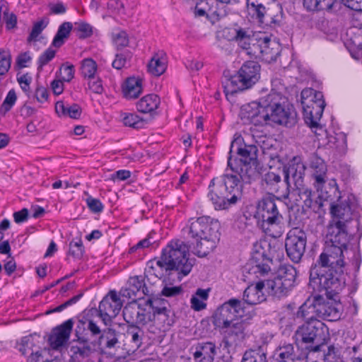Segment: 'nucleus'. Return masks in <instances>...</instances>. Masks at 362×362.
<instances>
[{
    "label": "nucleus",
    "instance_id": "obj_1",
    "mask_svg": "<svg viewBox=\"0 0 362 362\" xmlns=\"http://www.w3.org/2000/svg\"><path fill=\"white\" fill-rule=\"evenodd\" d=\"M228 166L236 174H223L214 177L209 185L208 197L216 210H227L235 205L243 196L240 180L245 184H250L259 175L257 163H237L230 156Z\"/></svg>",
    "mask_w": 362,
    "mask_h": 362
},
{
    "label": "nucleus",
    "instance_id": "obj_2",
    "mask_svg": "<svg viewBox=\"0 0 362 362\" xmlns=\"http://www.w3.org/2000/svg\"><path fill=\"white\" fill-rule=\"evenodd\" d=\"M187 247L180 240H171L163 249L159 259H151L147 263L145 274L155 276L158 279L165 275L170 276L172 272H177V279H181L192 271L194 259L186 257Z\"/></svg>",
    "mask_w": 362,
    "mask_h": 362
},
{
    "label": "nucleus",
    "instance_id": "obj_3",
    "mask_svg": "<svg viewBox=\"0 0 362 362\" xmlns=\"http://www.w3.org/2000/svg\"><path fill=\"white\" fill-rule=\"evenodd\" d=\"M220 222L209 216L191 218L187 229V242H183L187 247L186 257L189 251L199 257H204L211 252L216 247L218 239Z\"/></svg>",
    "mask_w": 362,
    "mask_h": 362
},
{
    "label": "nucleus",
    "instance_id": "obj_4",
    "mask_svg": "<svg viewBox=\"0 0 362 362\" xmlns=\"http://www.w3.org/2000/svg\"><path fill=\"white\" fill-rule=\"evenodd\" d=\"M310 285L329 299H335L345 285L344 269L315 264L310 270Z\"/></svg>",
    "mask_w": 362,
    "mask_h": 362
},
{
    "label": "nucleus",
    "instance_id": "obj_5",
    "mask_svg": "<svg viewBox=\"0 0 362 362\" xmlns=\"http://www.w3.org/2000/svg\"><path fill=\"white\" fill-rule=\"evenodd\" d=\"M276 195L268 194L257 204L255 218L257 226L267 235L277 238L281 235L284 216L278 209Z\"/></svg>",
    "mask_w": 362,
    "mask_h": 362
},
{
    "label": "nucleus",
    "instance_id": "obj_6",
    "mask_svg": "<svg viewBox=\"0 0 362 362\" xmlns=\"http://www.w3.org/2000/svg\"><path fill=\"white\" fill-rule=\"evenodd\" d=\"M306 318L307 320L296 330L293 338L297 345L305 346L306 349L317 352L326 343L327 328L313 315Z\"/></svg>",
    "mask_w": 362,
    "mask_h": 362
},
{
    "label": "nucleus",
    "instance_id": "obj_7",
    "mask_svg": "<svg viewBox=\"0 0 362 362\" xmlns=\"http://www.w3.org/2000/svg\"><path fill=\"white\" fill-rule=\"evenodd\" d=\"M261 66L255 61L245 62L236 74L222 81L223 92L226 96L250 88L260 78Z\"/></svg>",
    "mask_w": 362,
    "mask_h": 362
},
{
    "label": "nucleus",
    "instance_id": "obj_8",
    "mask_svg": "<svg viewBox=\"0 0 362 362\" xmlns=\"http://www.w3.org/2000/svg\"><path fill=\"white\" fill-rule=\"evenodd\" d=\"M301 105L305 122L312 129L323 131L322 127L319 124L325 107L322 93L313 88L303 90Z\"/></svg>",
    "mask_w": 362,
    "mask_h": 362
},
{
    "label": "nucleus",
    "instance_id": "obj_9",
    "mask_svg": "<svg viewBox=\"0 0 362 362\" xmlns=\"http://www.w3.org/2000/svg\"><path fill=\"white\" fill-rule=\"evenodd\" d=\"M267 97L271 122L286 127H294L298 117L293 106L279 93H269Z\"/></svg>",
    "mask_w": 362,
    "mask_h": 362
},
{
    "label": "nucleus",
    "instance_id": "obj_10",
    "mask_svg": "<svg viewBox=\"0 0 362 362\" xmlns=\"http://www.w3.org/2000/svg\"><path fill=\"white\" fill-rule=\"evenodd\" d=\"M313 315L329 321H335L340 317L339 310L333 303L325 301L322 295L314 296L312 302L307 300L298 309V317L306 318Z\"/></svg>",
    "mask_w": 362,
    "mask_h": 362
},
{
    "label": "nucleus",
    "instance_id": "obj_11",
    "mask_svg": "<svg viewBox=\"0 0 362 362\" xmlns=\"http://www.w3.org/2000/svg\"><path fill=\"white\" fill-rule=\"evenodd\" d=\"M310 168L311 171V177L313 180V185L318 192L320 197L325 200H332L333 196L339 194L338 187L336 183L332 185L329 183V189L327 191L325 185L327 181V168L325 161L317 156H312Z\"/></svg>",
    "mask_w": 362,
    "mask_h": 362
},
{
    "label": "nucleus",
    "instance_id": "obj_12",
    "mask_svg": "<svg viewBox=\"0 0 362 362\" xmlns=\"http://www.w3.org/2000/svg\"><path fill=\"white\" fill-rule=\"evenodd\" d=\"M305 170L306 167L303 162L302 158L298 156L293 157L287 164L284 165L283 171L286 186L283 189V193L281 194V198H288L290 194L289 188L291 186V183L297 189H300L303 186Z\"/></svg>",
    "mask_w": 362,
    "mask_h": 362
},
{
    "label": "nucleus",
    "instance_id": "obj_13",
    "mask_svg": "<svg viewBox=\"0 0 362 362\" xmlns=\"http://www.w3.org/2000/svg\"><path fill=\"white\" fill-rule=\"evenodd\" d=\"M307 235L300 228L295 227L287 233L285 248L287 256L294 263H298L305 251Z\"/></svg>",
    "mask_w": 362,
    "mask_h": 362
},
{
    "label": "nucleus",
    "instance_id": "obj_14",
    "mask_svg": "<svg viewBox=\"0 0 362 362\" xmlns=\"http://www.w3.org/2000/svg\"><path fill=\"white\" fill-rule=\"evenodd\" d=\"M156 310L153 311V318L151 324V332L153 333L165 332L174 324V315L168 308V302L159 298L155 304Z\"/></svg>",
    "mask_w": 362,
    "mask_h": 362
},
{
    "label": "nucleus",
    "instance_id": "obj_15",
    "mask_svg": "<svg viewBox=\"0 0 362 362\" xmlns=\"http://www.w3.org/2000/svg\"><path fill=\"white\" fill-rule=\"evenodd\" d=\"M356 207L354 197L349 195L344 200L338 199L337 204H331L330 212L336 221H341L342 224L349 226V223L354 221L356 227H358V221L354 220L353 218Z\"/></svg>",
    "mask_w": 362,
    "mask_h": 362
},
{
    "label": "nucleus",
    "instance_id": "obj_16",
    "mask_svg": "<svg viewBox=\"0 0 362 362\" xmlns=\"http://www.w3.org/2000/svg\"><path fill=\"white\" fill-rule=\"evenodd\" d=\"M123 305L120 297L115 291H110L100 301L98 307V314L105 325L112 322L120 312Z\"/></svg>",
    "mask_w": 362,
    "mask_h": 362
},
{
    "label": "nucleus",
    "instance_id": "obj_17",
    "mask_svg": "<svg viewBox=\"0 0 362 362\" xmlns=\"http://www.w3.org/2000/svg\"><path fill=\"white\" fill-rule=\"evenodd\" d=\"M352 231L349 226L342 224L341 221H336L328 227V233L326 235L325 243L339 246L341 249L346 250L349 241V235Z\"/></svg>",
    "mask_w": 362,
    "mask_h": 362
},
{
    "label": "nucleus",
    "instance_id": "obj_18",
    "mask_svg": "<svg viewBox=\"0 0 362 362\" xmlns=\"http://www.w3.org/2000/svg\"><path fill=\"white\" fill-rule=\"evenodd\" d=\"M343 251L344 249L339 246L325 243L324 250L315 264L334 268L340 267L344 269L345 264Z\"/></svg>",
    "mask_w": 362,
    "mask_h": 362
},
{
    "label": "nucleus",
    "instance_id": "obj_19",
    "mask_svg": "<svg viewBox=\"0 0 362 362\" xmlns=\"http://www.w3.org/2000/svg\"><path fill=\"white\" fill-rule=\"evenodd\" d=\"M74 322L69 319L53 328L48 337V343L54 350H59L66 346L73 329Z\"/></svg>",
    "mask_w": 362,
    "mask_h": 362
},
{
    "label": "nucleus",
    "instance_id": "obj_20",
    "mask_svg": "<svg viewBox=\"0 0 362 362\" xmlns=\"http://www.w3.org/2000/svg\"><path fill=\"white\" fill-rule=\"evenodd\" d=\"M128 284V288L120 291V294L123 297L141 301L143 298H145L144 296H149L151 295L149 290L144 283V277L143 276L130 277Z\"/></svg>",
    "mask_w": 362,
    "mask_h": 362
},
{
    "label": "nucleus",
    "instance_id": "obj_21",
    "mask_svg": "<svg viewBox=\"0 0 362 362\" xmlns=\"http://www.w3.org/2000/svg\"><path fill=\"white\" fill-rule=\"evenodd\" d=\"M38 339L39 337L36 339L33 335L26 336L22 339L21 343L19 345V351L22 355L28 356L31 362H37L42 359L43 354L48 352L45 349H40Z\"/></svg>",
    "mask_w": 362,
    "mask_h": 362
},
{
    "label": "nucleus",
    "instance_id": "obj_22",
    "mask_svg": "<svg viewBox=\"0 0 362 362\" xmlns=\"http://www.w3.org/2000/svg\"><path fill=\"white\" fill-rule=\"evenodd\" d=\"M75 332L78 340L86 341H90V336L100 335L101 329L93 319L83 316L77 322Z\"/></svg>",
    "mask_w": 362,
    "mask_h": 362
},
{
    "label": "nucleus",
    "instance_id": "obj_23",
    "mask_svg": "<svg viewBox=\"0 0 362 362\" xmlns=\"http://www.w3.org/2000/svg\"><path fill=\"white\" fill-rule=\"evenodd\" d=\"M262 282L264 284V291L274 298H281L288 296L291 291V289L276 275Z\"/></svg>",
    "mask_w": 362,
    "mask_h": 362
},
{
    "label": "nucleus",
    "instance_id": "obj_24",
    "mask_svg": "<svg viewBox=\"0 0 362 362\" xmlns=\"http://www.w3.org/2000/svg\"><path fill=\"white\" fill-rule=\"evenodd\" d=\"M264 292V284L259 281L255 285L251 284L245 289L243 300L248 305H257L266 299Z\"/></svg>",
    "mask_w": 362,
    "mask_h": 362
},
{
    "label": "nucleus",
    "instance_id": "obj_25",
    "mask_svg": "<svg viewBox=\"0 0 362 362\" xmlns=\"http://www.w3.org/2000/svg\"><path fill=\"white\" fill-rule=\"evenodd\" d=\"M263 185L265 188L271 191L272 194L274 193L277 195L276 198L279 201L284 199L281 198V194L283 193V189L286 186V182H282L281 176L274 172H267L263 177Z\"/></svg>",
    "mask_w": 362,
    "mask_h": 362
},
{
    "label": "nucleus",
    "instance_id": "obj_26",
    "mask_svg": "<svg viewBox=\"0 0 362 362\" xmlns=\"http://www.w3.org/2000/svg\"><path fill=\"white\" fill-rule=\"evenodd\" d=\"M260 57L267 62H275L279 55V46L272 42L270 38L265 37L258 41Z\"/></svg>",
    "mask_w": 362,
    "mask_h": 362
},
{
    "label": "nucleus",
    "instance_id": "obj_27",
    "mask_svg": "<svg viewBox=\"0 0 362 362\" xmlns=\"http://www.w3.org/2000/svg\"><path fill=\"white\" fill-rule=\"evenodd\" d=\"M235 318L234 313H232L226 303H224L214 313L213 324L216 327L222 331L224 328H227L230 323H233Z\"/></svg>",
    "mask_w": 362,
    "mask_h": 362
},
{
    "label": "nucleus",
    "instance_id": "obj_28",
    "mask_svg": "<svg viewBox=\"0 0 362 362\" xmlns=\"http://www.w3.org/2000/svg\"><path fill=\"white\" fill-rule=\"evenodd\" d=\"M249 322L247 320H239L235 318L233 323H230L227 328H224L222 332L228 337H233L234 340H243L245 338L246 330L248 327Z\"/></svg>",
    "mask_w": 362,
    "mask_h": 362
},
{
    "label": "nucleus",
    "instance_id": "obj_29",
    "mask_svg": "<svg viewBox=\"0 0 362 362\" xmlns=\"http://www.w3.org/2000/svg\"><path fill=\"white\" fill-rule=\"evenodd\" d=\"M148 71L153 76H160L167 69L166 54L163 50L155 52L148 64Z\"/></svg>",
    "mask_w": 362,
    "mask_h": 362
},
{
    "label": "nucleus",
    "instance_id": "obj_30",
    "mask_svg": "<svg viewBox=\"0 0 362 362\" xmlns=\"http://www.w3.org/2000/svg\"><path fill=\"white\" fill-rule=\"evenodd\" d=\"M142 90V79L138 77L128 78L122 86L123 95L127 100L139 98Z\"/></svg>",
    "mask_w": 362,
    "mask_h": 362
},
{
    "label": "nucleus",
    "instance_id": "obj_31",
    "mask_svg": "<svg viewBox=\"0 0 362 362\" xmlns=\"http://www.w3.org/2000/svg\"><path fill=\"white\" fill-rule=\"evenodd\" d=\"M159 298H143L142 300L139 301V306L140 307V319L145 318L144 321L140 322V325H145L152 322L153 318V311L156 310L155 303L158 300Z\"/></svg>",
    "mask_w": 362,
    "mask_h": 362
},
{
    "label": "nucleus",
    "instance_id": "obj_32",
    "mask_svg": "<svg viewBox=\"0 0 362 362\" xmlns=\"http://www.w3.org/2000/svg\"><path fill=\"white\" fill-rule=\"evenodd\" d=\"M194 357L195 360L202 362H212L216 354V346L212 342L199 343L195 346Z\"/></svg>",
    "mask_w": 362,
    "mask_h": 362
},
{
    "label": "nucleus",
    "instance_id": "obj_33",
    "mask_svg": "<svg viewBox=\"0 0 362 362\" xmlns=\"http://www.w3.org/2000/svg\"><path fill=\"white\" fill-rule=\"evenodd\" d=\"M139 312V300H132L123 309L124 320L130 325H140V322L144 321L145 318L140 319Z\"/></svg>",
    "mask_w": 362,
    "mask_h": 362
},
{
    "label": "nucleus",
    "instance_id": "obj_34",
    "mask_svg": "<svg viewBox=\"0 0 362 362\" xmlns=\"http://www.w3.org/2000/svg\"><path fill=\"white\" fill-rule=\"evenodd\" d=\"M275 275L284 282L290 289L292 290L295 286L297 271L293 266L291 264L281 265Z\"/></svg>",
    "mask_w": 362,
    "mask_h": 362
},
{
    "label": "nucleus",
    "instance_id": "obj_35",
    "mask_svg": "<svg viewBox=\"0 0 362 362\" xmlns=\"http://www.w3.org/2000/svg\"><path fill=\"white\" fill-rule=\"evenodd\" d=\"M160 103V98L156 94H148L142 97L136 103V109L142 113H151L155 111Z\"/></svg>",
    "mask_w": 362,
    "mask_h": 362
},
{
    "label": "nucleus",
    "instance_id": "obj_36",
    "mask_svg": "<svg viewBox=\"0 0 362 362\" xmlns=\"http://www.w3.org/2000/svg\"><path fill=\"white\" fill-rule=\"evenodd\" d=\"M237 153L240 157L237 163H257V146L252 144H244L237 149Z\"/></svg>",
    "mask_w": 362,
    "mask_h": 362
},
{
    "label": "nucleus",
    "instance_id": "obj_37",
    "mask_svg": "<svg viewBox=\"0 0 362 362\" xmlns=\"http://www.w3.org/2000/svg\"><path fill=\"white\" fill-rule=\"evenodd\" d=\"M55 111L59 116H68L72 119H78L81 117L82 109L76 103L66 106L62 101H58L55 105Z\"/></svg>",
    "mask_w": 362,
    "mask_h": 362
},
{
    "label": "nucleus",
    "instance_id": "obj_38",
    "mask_svg": "<svg viewBox=\"0 0 362 362\" xmlns=\"http://www.w3.org/2000/svg\"><path fill=\"white\" fill-rule=\"evenodd\" d=\"M72 28L73 25L70 22H64L62 23L52 40V45L58 48L62 47L66 40L69 38Z\"/></svg>",
    "mask_w": 362,
    "mask_h": 362
},
{
    "label": "nucleus",
    "instance_id": "obj_39",
    "mask_svg": "<svg viewBox=\"0 0 362 362\" xmlns=\"http://www.w3.org/2000/svg\"><path fill=\"white\" fill-rule=\"evenodd\" d=\"M256 259L257 257L252 258L246 264L245 270L249 274H256L257 277L267 274L271 271L270 266L267 263L259 262Z\"/></svg>",
    "mask_w": 362,
    "mask_h": 362
},
{
    "label": "nucleus",
    "instance_id": "obj_40",
    "mask_svg": "<svg viewBox=\"0 0 362 362\" xmlns=\"http://www.w3.org/2000/svg\"><path fill=\"white\" fill-rule=\"evenodd\" d=\"M77 342L78 344L71 347V357L77 359L88 357L93 352L89 341H83L77 339Z\"/></svg>",
    "mask_w": 362,
    "mask_h": 362
},
{
    "label": "nucleus",
    "instance_id": "obj_41",
    "mask_svg": "<svg viewBox=\"0 0 362 362\" xmlns=\"http://www.w3.org/2000/svg\"><path fill=\"white\" fill-rule=\"evenodd\" d=\"M209 290L198 288L194 295L190 299L191 307L196 311H199L204 309L206 304L204 302L207 300L209 297Z\"/></svg>",
    "mask_w": 362,
    "mask_h": 362
},
{
    "label": "nucleus",
    "instance_id": "obj_42",
    "mask_svg": "<svg viewBox=\"0 0 362 362\" xmlns=\"http://www.w3.org/2000/svg\"><path fill=\"white\" fill-rule=\"evenodd\" d=\"M274 356H276V360L280 358L279 362L300 360V358L296 356L293 346L291 344L277 349L275 351Z\"/></svg>",
    "mask_w": 362,
    "mask_h": 362
},
{
    "label": "nucleus",
    "instance_id": "obj_43",
    "mask_svg": "<svg viewBox=\"0 0 362 362\" xmlns=\"http://www.w3.org/2000/svg\"><path fill=\"white\" fill-rule=\"evenodd\" d=\"M48 24L49 19L47 18H42L35 22L27 38V42L31 43L33 42H37L39 40V35L47 27Z\"/></svg>",
    "mask_w": 362,
    "mask_h": 362
},
{
    "label": "nucleus",
    "instance_id": "obj_44",
    "mask_svg": "<svg viewBox=\"0 0 362 362\" xmlns=\"http://www.w3.org/2000/svg\"><path fill=\"white\" fill-rule=\"evenodd\" d=\"M260 107H262V100L259 103H252L244 106L241 110L243 118L246 119L252 124L257 122L255 117L257 114L259 112Z\"/></svg>",
    "mask_w": 362,
    "mask_h": 362
},
{
    "label": "nucleus",
    "instance_id": "obj_45",
    "mask_svg": "<svg viewBox=\"0 0 362 362\" xmlns=\"http://www.w3.org/2000/svg\"><path fill=\"white\" fill-rule=\"evenodd\" d=\"M268 110L267 97L266 96L262 99V107H260L259 112L257 114L255 117V120L257 122H253L252 124L255 126L270 124L272 122L270 121L269 110Z\"/></svg>",
    "mask_w": 362,
    "mask_h": 362
},
{
    "label": "nucleus",
    "instance_id": "obj_46",
    "mask_svg": "<svg viewBox=\"0 0 362 362\" xmlns=\"http://www.w3.org/2000/svg\"><path fill=\"white\" fill-rule=\"evenodd\" d=\"M96 71L97 64L94 60L87 58L82 61L81 72L84 78L93 79Z\"/></svg>",
    "mask_w": 362,
    "mask_h": 362
},
{
    "label": "nucleus",
    "instance_id": "obj_47",
    "mask_svg": "<svg viewBox=\"0 0 362 362\" xmlns=\"http://www.w3.org/2000/svg\"><path fill=\"white\" fill-rule=\"evenodd\" d=\"M266 354L259 347L256 349H250L244 354L242 362L249 361L250 362H266Z\"/></svg>",
    "mask_w": 362,
    "mask_h": 362
},
{
    "label": "nucleus",
    "instance_id": "obj_48",
    "mask_svg": "<svg viewBox=\"0 0 362 362\" xmlns=\"http://www.w3.org/2000/svg\"><path fill=\"white\" fill-rule=\"evenodd\" d=\"M228 308L234 313V316L237 318L238 316L242 317L245 313V305L247 304L245 300H241L237 298H230L225 302Z\"/></svg>",
    "mask_w": 362,
    "mask_h": 362
},
{
    "label": "nucleus",
    "instance_id": "obj_49",
    "mask_svg": "<svg viewBox=\"0 0 362 362\" xmlns=\"http://www.w3.org/2000/svg\"><path fill=\"white\" fill-rule=\"evenodd\" d=\"M100 339L105 341V346L108 349L115 347L119 343L116 331L111 328L104 329L103 333L100 334Z\"/></svg>",
    "mask_w": 362,
    "mask_h": 362
},
{
    "label": "nucleus",
    "instance_id": "obj_50",
    "mask_svg": "<svg viewBox=\"0 0 362 362\" xmlns=\"http://www.w3.org/2000/svg\"><path fill=\"white\" fill-rule=\"evenodd\" d=\"M122 117L126 127L139 129L144 124V120L136 113L124 112L122 114Z\"/></svg>",
    "mask_w": 362,
    "mask_h": 362
},
{
    "label": "nucleus",
    "instance_id": "obj_51",
    "mask_svg": "<svg viewBox=\"0 0 362 362\" xmlns=\"http://www.w3.org/2000/svg\"><path fill=\"white\" fill-rule=\"evenodd\" d=\"M127 335L131 339V341L134 344L136 348H139L142 344V330L136 325H129Z\"/></svg>",
    "mask_w": 362,
    "mask_h": 362
},
{
    "label": "nucleus",
    "instance_id": "obj_52",
    "mask_svg": "<svg viewBox=\"0 0 362 362\" xmlns=\"http://www.w3.org/2000/svg\"><path fill=\"white\" fill-rule=\"evenodd\" d=\"M211 10V6L207 0H200L194 8V15L195 17H205L209 19Z\"/></svg>",
    "mask_w": 362,
    "mask_h": 362
},
{
    "label": "nucleus",
    "instance_id": "obj_53",
    "mask_svg": "<svg viewBox=\"0 0 362 362\" xmlns=\"http://www.w3.org/2000/svg\"><path fill=\"white\" fill-rule=\"evenodd\" d=\"M11 55L9 51L0 49V75H5L11 68Z\"/></svg>",
    "mask_w": 362,
    "mask_h": 362
},
{
    "label": "nucleus",
    "instance_id": "obj_54",
    "mask_svg": "<svg viewBox=\"0 0 362 362\" xmlns=\"http://www.w3.org/2000/svg\"><path fill=\"white\" fill-rule=\"evenodd\" d=\"M16 100V91L13 89L10 90L0 107L1 114L5 115L12 108Z\"/></svg>",
    "mask_w": 362,
    "mask_h": 362
},
{
    "label": "nucleus",
    "instance_id": "obj_55",
    "mask_svg": "<svg viewBox=\"0 0 362 362\" xmlns=\"http://www.w3.org/2000/svg\"><path fill=\"white\" fill-rule=\"evenodd\" d=\"M132 56L131 52L128 50L116 54L115 59L112 64V67L118 70L124 68L127 62L131 59Z\"/></svg>",
    "mask_w": 362,
    "mask_h": 362
},
{
    "label": "nucleus",
    "instance_id": "obj_56",
    "mask_svg": "<svg viewBox=\"0 0 362 362\" xmlns=\"http://www.w3.org/2000/svg\"><path fill=\"white\" fill-rule=\"evenodd\" d=\"M59 71L61 79L65 82H70L74 77V66L69 62L63 64L60 67Z\"/></svg>",
    "mask_w": 362,
    "mask_h": 362
},
{
    "label": "nucleus",
    "instance_id": "obj_57",
    "mask_svg": "<svg viewBox=\"0 0 362 362\" xmlns=\"http://www.w3.org/2000/svg\"><path fill=\"white\" fill-rule=\"evenodd\" d=\"M84 252V247L81 239L77 241H71L69 243V253L75 258L80 259L82 257Z\"/></svg>",
    "mask_w": 362,
    "mask_h": 362
},
{
    "label": "nucleus",
    "instance_id": "obj_58",
    "mask_svg": "<svg viewBox=\"0 0 362 362\" xmlns=\"http://www.w3.org/2000/svg\"><path fill=\"white\" fill-rule=\"evenodd\" d=\"M358 346L347 347L343 351L341 362L343 359L350 358L353 362H362V354H357Z\"/></svg>",
    "mask_w": 362,
    "mask_h": 362
},
{
    "label": "nucleus",
    "instance_id": "obj_59",
    "mask_svg": "<svg viewBox=\"0 0 362 362\" xmlns=\"http://www.w3.org/2000/svg\"><path fill=\"white\" fill-rule=\"evenodd\" d=\"M75 31L81 39L89 37L93 34L92 26L86 23H76Z\"/></svg>",
    "mask_w": 362,
    "mask_h": 362
},
{
    "label": "nucleus",
    "instance_id": "obj_60",
    "mask_svg": "<svg viewBox=\"0 0 362 362\" xmlns=\"http://www.w3.org/2000/svg\"><path fill=\"white\" fill-rule=\"evenodd\" d=\"M0 19L6 24V28L8 30L14 28L17 24V17L13 13H8L6 9L3 14H1V9L0 10Z\"/></svg>",
    "mask_w": 362,
    "mask_h": 362
},
{
    "label": "nucleus",
    "instance_id": "obj_61",
    "mask_svg": "<svg viewBox=\"0 0 362 362\" xmlns=\"http://www.w3.org/2000/svg\"><path fill=\"white\" fill-rule=\"evenodd\" d=\"M114 42L117 49L127 47L129 42L127 33L124 30L117 33L114 37Z\"/></svg>",
    "mask_w": 362,
    "mask_h": 362
},
{
    "label": "nucleus",
    "instance_id": "obj_62",
    "mask_svg": "<svg viewBox=\"0 0 362 362\" xmlns=\"http://www.w3.org/2000/svg\"><path fill=\"white\" fill-rule=\"evenodd\" d=\"M86 204L89 209L93 213H100L103 210V204L100 199L88 197L86 199Z\"/></svg>",
    "mask_w": 362,
    "mask_h": 362
},
{
    "label": "nucleus",
    "instance_id": "obj_63",
    "mask_svg": "<svg viewBox=\"0 0 362 362\" xmlns=\"http://www.w3.org/2000/svg\"><path fill=\"white\" fill-rule=\"evenodd\" d=\"M56 52L51 49H47L39 57L38 64L39 67H42L48 64L55 56Z\"/></svg>",
    "mask_w": 362,
    "mask_h": 362
},
{
    "label": "nucleus",
    "instance_id": "obj_64",
    "mask_svg": "<svg viewBox=\"0 0 362 362\" xmlns=\"http://www.w3.org/2000/svg\"><path fill=\"white\" fill-rule=\"evenodd\" d=\"M340 351L334 346L331 345L327 348V352L323 354V359L325 361L330 362L333 360L337 361L340 358Z\"/></svg>",
    "mask_w": 362,
    "mask_h": 362
}]
</instances>
